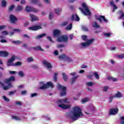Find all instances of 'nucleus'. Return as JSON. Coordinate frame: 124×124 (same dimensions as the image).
Listing matches in <instances>:
<instances>
[{
    "label": "nucleus",
    "instance_id": "obj_46",
    "mask_svg": "<svg viewBox=\"0 0 124 124\" xmlns=\"http://www.w3.org/2000/svg\"><path fill=\"white\" fill-rule=\"evenodd\" d=\"M3 99H4V100H5V101H7V102H8L9 101H10L9 98H7V97H6V96H5V95L3 96Z\"/></svg>",
    "mask_w": 124,
    "mask_h": 124
},
{
    "label": "nucleus",
    "instance_id": "obj_28",
    "mask_svg": "<svg viewBox=\"0 0 124 124\" xmlns=\"http://www.w3.org/2000/svg\"><path fill=\"white\" fill-rule=\"evenodd\" d=\"M33 49L35 50H39V51H43V49L40 46H37L36 47H33Z\"/></svg>",
    "mask_w": 124,
    "mask_h": 124
},
{
    "label": "nucleus",
    "instance_id": "obj_38",
    "mask_svg": "<svg viewBox=\"0 0 124 124\" xmlns=\"http://www.w3.org/2000/svg\"><path fill=\"white\" fill-rule=\"evenodd\" d=\"M9 73L10 75H15V74H17V72L16 71H9Z\"/></svg>",
    "mask_w": 124,
    "mask_h": 124
},
{
    "label": "nucleus",
    "instance_id": "obj_55",
    "mask_svg": "<svg viewBox=\"0 0 124 124\" xmlns=\"http://www.w3.org/2000/svg\"><path fill=\"white\" fill-rule=\"evenodd\" d=\"M108 87H104L103 88L104 92H107V91H108Z\"/></svg>",
    "mask_w": 124,
    "mask_h": 124
},
{
    "label": "nucleus",
    "instance_id": "obj_36",
    "mask_svg": "<svg viewBox=\"0 0 124 124\" xmlns=\"http://www.w3.org/2000/svg\"><path fill=\"white\" fill-rule=\"evenodd\" d=\"M31 2L33 4H37L39 1L38 0H31Z\"/></svg>",
    "mask_w": 124,
    "mask_h": 124
},
{
    "label": "nucleus",
    "instance_id": "obj_12",
    "mask_svg": "<svg viewBox=\"0 0 124 124\" xmlns=\"http://www.w3.org/2000/svg\"><path fill=\"white\" fill-rule=\"evenodd\" d=\"M26 11L28 13H29L30 12H34L35 13H38L39 12L38 10L33 9V8H31L29 6H26Z\"/></svg>",
    "mask_w": 124,
    "mask_h": 124
},
{
    "label": "nucleus",
    "instance_id": "obj_62",
    "mask_svg": "<svg viewBox=\"0 0 124 124\" xmlns=\"http://www.w3.org/2000/svg\"><path fill=\"white\" fill-rule=\"evenodd\" d=\"M68 22H67V21H64V22H62V26H65L66 25H67Z\"/></svg>",
    "mask_w": 124,
    "mask_h": 124
},
{
    "label": "nucleus",
    "instance_id": "obj_19",
    "mask_svg": "<svg viewBox=\"0 0 124 124\" xmlns=\"http://www.w3.org/2000/svg\"><path fill=\"white\" fill-rule=\"evenodd\" d=\"M110 5L113 8V11H112L113 13H114L115 10H117L118 7H117V6H116V5H115V4L113 3V2H110Z\"/></svg>",
    "mask_w": 124,
    "mask_h": 124
},
{
    "label": "nucleus",
    "instance_id": "obj_1",
    "mask_svg": "<svg viewBox=\"0 0 124 124\" xmlns=\"http://www.w3.org/2000/svg\"><path fill=\"white\" fill-rule=\"evenodd\" d=\"M83 116L82 109L80 107L76 106L73 108L71 118L73 120H77L79 117Z\"/></svg>",
    "mask_w": 124,
    "mask_h": 124
},
{
    "label": "nucleus",
    "instance_id": "obj_53",
    "mask_svg": "<svg viewBox=\"0 0 124 124\" xmlns=\"http://www.w3.org/2000/svg\"><path fill=\"white\" fill-rule=\"evenodd\" d=\"M26 2L25 1V0H21V4H22V5H25V4H26Z\"/></svg>",
    "mask_w": 124,
    "mask_h": 124
},
{
    "label": "nucleus",
    "instance_id": "obj_23",
    "mask_svg": "<svg viewBox=\"0 0 124 124\" xmlns=\"http://www.w3.org/2000/svg\"><path fill=\"white\" fill-rule=\"evenodd\" d=\"M92 26L93 27V28H99L100 25L97 23V22H95V21H94V22H93Z\"/></svg>",
    "mask_w": 124,
    "mask_h": 124
},
{
    "label": "nucleus",
    "instance_id": "obj_25",
    "mask_svg": "<svg viewBox=\"0 0 124 124\" xmlns=\"http://www.w3.org/2000/svg\"><path fill=\"white\" fill-rule=\"evenodd\" d=\"M93 75H94V76L96 78V79H97L98 80H99V79H100V76L98 75V73L97 72H94L93 74Z\"/></svg>",
    "mask_w": 124,
    "mask_h": 124
},
{
    "label": "nucleus",
    "instance_id": "obj_47",
    "mask_svg": "<svg viewBox=\"0 0 124 124\" xmlns=\"http://www.w3.org/2000/svg\"><path fill=\"white\" fill-rule=\"evenodd\" d=\"M23 8L21 6H18L17 8V11H22L23 10Z\"/></svg>",
    "mask_w": 124,
    "mask_h": 124
},
{
    "label": "nucleus",
    "instance_id": "obj_11",
    "mask_svg": "<svg viewBox=\"0 0 124 124\" xmlns=\"http://www.w3.org/2000/svg\"><path fill=\"white\" fill-rule=\"evenodd\" d=\"M93 39H90L87 42H82L81 45L83 47H87L89 45H91L93 43Z\"/></svg>",
    "mask_w": 124,
    "mask_h": 124
},
{
    "label": "nucleus",
    "instance_id": "obj_13",
    "mask_svg": "<svg viewBox=\"0 0 124 124\" xmlns=\"http://www.w3.org/2000/svg\"><path fill=\"white\" fill-rule=\"evenodd\" d=\"M119 111V108L117 107L112 108L109 110V114H116Z\"/></svg>",
    "mask_w": 124,
    "mask_h": 124
},
{
    "label": "nucleus",
    "instance_id": "obj_29",
    "mask_svg": "<svg viewBox=\"0 0 124 124\" xmlns=\"http://www.w3.org/2000/svg\"><path fill=\"white\" fill-rule=\"evenodd\" d=\"M122 95L121 92H117L115 95V96L117 97L118 98H120V97H122Z\"/></svg>",
    "mask_w": 124,
    "mask_h": 124
},
{
    "label": "nucleus",
    "instance_id": "obj_15",
    "mask_svg": "<svg viewBox=\"0 0 124 124\" xmlns=\"http://www.w3.org/2000/svg\"><path fill=\"white\" fill-rule=\"evenodd\" d=\"M10 19L11 23H15V22L17 20L16 17L15 16H13V15H11L10 16Z\"/></svg>",
    "mask_w": 124,
    "mask_h": 124
},
{
    "label": "nucleus",
    "instance_id": "obj_45",
    "mask_svg": "<svg viewBox=\"0 0 124 124\" xmlns=\"http://www.w3.org/2000/svg\"><path fill=\"white\" fill-rule=\"evenodd\" d=\"M72 27V24H69L67 27H66V30H71Z\"/></svg>",
    "mask_w": 124,
    "mask_h": 124
},
{
    "label": "nucleus",
    "instance_id": "obj_10",
    "mask_svg": "<svg viewBox=\"0 0 124 124\" xmlns=\"http://www.w3.org/2000/svg\"><path fill=\"white\" fill-rule=\"evenodd\" d=\"M42 64L46 67H47V68L48 69H49V70H50V69L52 68V65L51 63H50V62H46V61H44L42 62Z\"/></svg>",
    "mask_w": 124,
    "mask_h": 124
},
{
    "label": "nucleus",
    "instance_id": "obj_59",
    "mask_svg": "<svg viewBox=\"0 0 124 124\" xmlns=\"http://www.w3.org/2000/svg\"><path fill=\"white\" fill-rule=\"evenodd\" d=\"M14 31H21V30H20V29H14Z\"/></svg>",
    "mask_w": 124,
    "mask_h": 124
},
{
    "label": "nucleus",
    "instance_id": "obj_30",
    "mask_svg": "<svg viewBox=\"0 0 124 124\" xmlns=\"http://www.w3.org/2000/svg\"><path fill=\"white\" fill-rule=\"evenodd\" d=\"M62 77H63L64 80L65 81H67V80L68 79V77H67V75H66V74L65 73H62Z\"/></svg>",
    "mask_w": 124,
    "mask_h": 124
},
{
    "label": "nucleus",
    "instance_id": "obj_42",
    "mask_svg": "<svg viewBox=\"0 0 124 124\" xmlns=\"http://www.w3.org/2000/svg\"><path fill=\"white\" fill-rule=\"evenodd\" d=\"M93 82H88V83H87V85L89 86V87H92V86H93Z\"/></svg>",
    "mask_w": 124,
    "mask_h": 124
},
{
    "label": "nucleus",
    "instance_id": "obj_3",
    "mask_svg": "<svg viewBox=\"0 0 124 124\" xmlns=\"http://www.w3.org/2000/svg\"><path fill=\"white\" fill-rule=\"evenodd\" d=\"M61 31L59 30H54L53 31V36L54 37H58L57 41L62 42V41H67L68 40V36L67 35H60Z\"/></svg>",
    "mask_w": 124,
    "mask_h": 124
},
{
    "label": "nucleus",
    "instance_id": "obj_54",
    "mask_svg": "<svg viewBox=\"0 0 124 124\" xmlns=\"http://www.w3.org/2000/svg\"><path fill=\"white\" fill-rule=\"evenodd\" d=\"M15 6L14 5H12L9 8L10 11H12V10H13Z\"/></svg>",
    "mask_w": 124,
    "mask_h": 124
},
{
    "label": "nucleus",
    "instance_id": "obj_63",
    "mask_svg": "<svg viewBox=\"0 0 124 124\" xmlns=\"http://www.w3.org/2000/svg\"><path fill=\"white\" fill-rule=\"evenodd\" d=\"M49 18V19H52L53 18V15H52V14H50Z\"/></svg>",
    "mask_w": 124,
    "mask_h": 124
},
{
    "label": "nucleus",
    "instance_id": "obj_58",
    "mask_svg": "<svg viewBox=\"0 0 124 124\" xmlns=\"http://www.w3.org/2000/svg\"><path fill=\"white\" fill-rule=\"evenodd\" d=\"M16 105H22V102L20 101H16Z\"/></svg>",
    "mask_w": 124,
    "mask_h": 124
},
{
    "label": "nucleus",
    "instance_id": "obj_64",
    "mask_svg": "<svg viewBox=\"0 0 124 124\" xmlns=\"http://www.w3.org/2000/svg\"><path fill=\"white\" fill-rule=\"evenodd\" d=\"M19 89H23L24 86L23 85H20V86H18Z\"/></svg>",
    "mask_w": 124,
    "mask_h": 124
},
{
    "label": "nucleus",
    "instance_id": "obj_48",
    "mask_svg": "<svg viewBox=\"0 0 124 124\" xmlns=\"http://www.w3.org/2000/svg\"><path fill=\"white\" fill-rule=\"evenodd\" d=\"M34 61V59L32 57L28 58V62H33Z\"/></svg>",
    "mask_w": 124,
    "mask_h": 124
},
{
    "label": "nucleus",
    "instance_id": "obj_8",
    "mask_svg": "<svg viewBox=\"0 0 124 124\" xmlns=\"http://www.w3.org/2000/svg\"><path fill=\"white\" fill-rule=\"evenodd\" d=\"M16 59V56H12L11 59H9L8 60V62H7V65L8 66H15V63L13 62L14 61H15Z\"/></svg>",
    "mask_w": 124,
    "mask_h": 124
},
{
    "label": "nucleus",
    "instance_id": "obj_27",
    "mask_svg": "<svg viewBox=\"0 0 124 124\" xmlns=\"http://www.w3.org/2000/svg\"><path fill=\"white\" fill-rule=\"evenodd\" d=\"M12 43H14V44H19L21 43V41L20 40H12Z\"/></svg>",
    "mask_w": 124,
    "mask_h": 124
},
{
    "label": "nucleus",
    "instance_id": "obj_34",
    "mask_svg": "<svg viewBox=\"0 0 124 124\" xmlns=\"http://www.w3.org/2000/svg\"><path fill=\"white\" fill-rule=\"evenodd\" d=\"M119 14L121 15L120 18V19L124 18V13H122V12L121 11H120L119 12Z\"/></svg>",
    "mask_w": 124,
    "mask_h": 124
},
{
    "label": "nucleus",
    "instance_id": "obj_43",
    "mask_svg": "<svg viewBox=\"0 0 124 124\" xmlns=\"http://www.w3.org/2000/svg\"><path fill=\"white\" fill-rule=\"evenodd\" d=\"M58 73L54 74V79H53L54 81H57V76H58Z\"/></svg>",
    "mask_w": 124,
    "mask_h": 124
},
{
    "label": "nucleus",
    "instance_id": "obj_2",
    "mask_svg": "<svg viewBox=\"0 0 124 124\" xmlns=\"http://www.w3.org/2000/svg\"><path fill=\"white\" fill-rule=\"evenodd\" d=\"M69 103H70V101L67 98H65L63 100H59L58 101V106L64 109L71 108V105Z\"/></svg>",
    "mask_w": 124,
    "mask_h": 124
},
{
    "label": "nucleus",
    "instance_id": "obj_14",
    "mask_svg": "<svg viewBox=\"0 0 124 124\" xmlns=\"http://www.w3.org/2000/svg\"><path fill=\"white\" fill-rule=\"evenodd\" d=\"M42 26L41 25H39V26H34L33 27H29V29L31 31H37V30H39L41 29Z\"/></svg>",
    "mask_w": 124,
    "mask_h": 124
},
{
    "label": "nucleus",
    "instance_id": "obj_57",
    "mask_svg": "<svg viewBox=\"0 0 124 124\" xmlns=\"http://www.w3.org/2000/svg\"><path fill=\"white\" fill-rule=\"evenodd\" d=\"M118 58H119L120 59H124V54L120 55L119 56H118Z\"/></svg>",
    "mask_w": 124,
    "mask_h": 124
},
{
    "label": "nucleus",
    "instance_id": "obj_56",
    "mask_svg": "<svg viewBox=\"0 0 124 124\" xmlns=\"http://www.w3.org/2000/svg\"><path fill=\"white\" fill-rule=\"evenodd\" d=\"M22 94H26L27 93V91L26 90H24L23 91H21Z\"/></svg>",
    "mask_w": 124,
    "mask_h": 124
},
{
    "label": "nucleus",
    "instance_id": "obj_44",
    "mask_svg": "<svg viewBox=\"0 0 124 124\" xmlns=\"http://www.w3.org/2000/svg\"><path fill=\"white\" fill-rule=\"evenodd\" d=\"M45 35V33H42L41 34H39L37 36V38H41Z\"/></svg>",
    "mask_w": 124,
    "mask_h": 124
},
{
    "label": "nucleus",
    "instance_id": "obj_51",
    "mask_svg": "<svg viewBox=\"0 0 124 124\" xmlns=\"http://www.w3.org/2000/svg\"><path fill=\"white\" fill-rule=\"evenodd\" d=\"M37 93H32V94H31V97H35V96H37Z\"/></svg>",
    "mask_w": 124,
    "mask_h": 124
},
{
    "label": "nucleus",
    "instance_id": "obj_21",
    "mask_svg": "<svg viewBox=\"0 0 124 124\" xmlns=\"http://www.w3.org/2000/svg\"><path fill=\"white\" fill-rule=\"evenodd\" d=\"M108 80H111L112 81H113L114 82H116L118 80V79H117L116 78H114L112 76H108Z\"/></svg>",
    "mask_w": 124,
    "mask_h": 124
},
{
    "label": "nucleus",
    "instance_id": "obj_31",
    "mask_svg": "<svg viewBox=\"0 0 124 124\" xmlns=\"http://www.w3.org/2000/svg\"><path fill=\"white\" fill-rule=\"evenodd\" d=\"M21 64L22 62H17L14 63V66H19Z\"/></svg>",
    "mask_w": 124,
    "mask_h": 124
},
{
    "label": "nucleus",
    "instance_id": "obj_20",
    "mask_svg": "<svg viewBox=\"0 0 124 124\" xmlns=\"http://www.w3.org/2000/svg\"><path fill=\"white\" fill-rule=\"evenodd\" d=\"M72 20H75L76 21H79V17L77 16V15H73L72 16Z\"/></svg>",
    "mask_w": 124,
    "mask_h": 124
},
{
    "label": "nucleus",
    "instance_id": "obj_9",
    "mask_svg": "<svg viewBox=\"0 0 124 124\" xmlns=\"http://www.w3.org/2000/svg\"><path fill=\"white\" fill-rule=\"evenodd\" d=\"M95 18L96 20H98L100 23H102L103 21H104L105 23H107V22H108V20L105 18V16H95Z\"/></svg>",
    "mask_w": 124,
    "mask_h": 124
},
{
    "label": "nucleus",
    "instance_id": "obj_52",
    "mask_svg": "<svg viewBox=\"0 0 124 124\" xmlns=\"http://www.w3.org/2000/svg\"><path fill=\"white\" fill-rule=\"evenodd\" d=\"M82 28L83 30H84V31H88V29L86 26H82Z\"/></svg>",
    "mask_w": 124,
    "mask_h": 124
},
{
    "label": "nucleus",
    "instance_id": "obj_39",
    "mask_svg": "<svg viewBox=\"0 0 124 124\" xmlns=\"http://www.w3.org/2000/svg\"><path fill=\"white\" fill-rule=\"evenodd\" d=\"M6 28V26L5 25H1V26H0V31H1V30H4Z\"/></svg>",
    "mask_w": 124,
    "mask_h": 124
},
{
    "label": "nucleus",
    "instance_id": "obj_41",
    "mask_svg": "<svg viewBox=\"0 0 124 124\" xmlns=\"http://www.w3.org/2000/svg\"><path fill=\"white\" fill-rule=\"evenodd\" d=\"M65 45L64 44H58L57 45V48H62V47H64Z\"/></svg>",
    "mask_w": 124,
    "mask_h": 124
},
{
    "label": "nucleus",
    "instance_id": "obj_37",
    "mask_svg": "<svg viewBox=\"0 0 124 124\" xmlns=\"http://www.w3.org/2000/svg\"><path fill=\"white\" fill-rule=\"evenodd\" d=\"M79 77V76H75L74 78L72 79V83H73L74 82H75L76 80Z\"/></svg>",
    "mask_w": 124,
    "mask_h": 124
},
{
    "label": "nucleus",
    "instance_id": "obj_16",
    "mask_svg": "<svg viewBox=\"0 0 124 124\" xmlns=\"http://www.w3.org/2000/svg\"><path fill=\"white\" fill-rule=\"evenodd\" d=\"M9 53L7 51H1L0 52V56L2 57H7Z\"/></svg>",
    "mask_w": 124,
    "mask_h": 124
},
{
    "label": "nucleus",
    "instance_id": "obj_7",
    "mask_svg": "<svg viewBox=\"0 0 124 124\" xmlns=\"http://www.w3.org/2000/svg\"><path fill=\"white\" fill-rule=\"evenodd\" d=\"M58 88L61 91V96L66 94V87L61 86V85H58Z\"/></svg>",
    "mask_w": 124,
    "mask_h": 124
},
{
    "label": "nucleus",
    "instance_id": "obj_60",
    "mask_svg": "<svg viewBox=\"0 0 124 124\" xmlns=\"http://www.w3.org/2000/svg\"><path fill=\"white\" fill-rule=\"evenodd\" d=\"M47 38L50 41H51V42H53V41L50 36H47Z\"/></svg>",
    "mask_w": 124,
    "mask_h": 124
},
{
    "label": "nucleus",
    "instance_id": "obj_5",
    "mask_svg": "<svg viewBox=\"0 0 124 124\" xmlns=\"http://www.w3.org/2000/svg\"><path fill=\"white\" fill-rule=\"evenodd\" d=\"M82 6L83 7V10L81 8H79V10L84 14L85 16H91V12L89 9L87 4L86 3H82Z\"/></svg>",
    "mask_w": 124,
    "mask_h": 124
},
{
    "label": "nucleus",
    "instance_id": "obj_35",
    "mask_svg": "<svg viewBox=\"0 0 124 124\" xmlns=\"http://www.w3.org/2000/svg\"><path fill=\"white\" fill-rule=\"evenodd\" d=\"M89 98H84V99H82L81 102L82 103H85L86 102L89 101Z\"/></svg>",
    "mask_w": 124,
    "mask_h": 124
},
{
    "label": "nucleus",
    "instance_id": "obj_22",
    "mask_svg": "<svg viewBox=\"0 0 124 124\" xmlns=\"http://www.w3.org/2000/svg\"><path fill=\"white\" fill-rule=\"evenodd\" d=\"M60 60H66L67 59H68V57H67V56H66V55L63 54V55H61L60 57H59Z\"/></svg>",
    "mask_w": 124,
    "mask_h": 124
},
{
    "label": "nucleus",
    "instance_id": "obj_40",
    "mask_svg": "<svg viewBox=\"0 0 124 124\" xmlns=\"http://www.w3.org/2000/svg\"><path fill=\"white\" fill-rule=\"evenodd\" d=\"M2 7H5L6 6V1L3 0L1 3Z\"/></svg>",
    "mask_w": 124,
    "mask_h": 124
},
{
    "label": "nucleus",
    "instance_id": "obj_26",
    "mask_svg": "<svg viewBox=\"0 0 124 124\" xmlns=\"http://www.w3.org/2000/svg\"><path fill=\"white\" fill-rule=\"evenodd\" d=\"M18 74L19 75V76H20V77H24V76H25V73L24 72H23V71H19L18 73Z\"/></svg>",
    "mask_w": 124,
    "mask_h": 124
},
{
    "label": "nucleus",
    "instance_id": "obj_24",
    "mask_svg": "<svg viewBox=\"0 0 124 124\" xmlns=\"http://www.w3.org/2000/svg\"><path fill=\"white\" fill-rule=\"evenodd\" d=\"M62 12V9L58 8L55 10V13L57 15H59Z\"/></svg>",
    "mask_w": 124,
    "mask_h": 124
},
{
    "label": "nucleus",
    "instance_id": "obj_4",
    "mask_svg": "<svg viewBox=\"0 0 124 124\" xmlns=\"http://www.w3.org/2000/svg\"><path fill=\"white\" fill-rule=\"evenodd\" d=\"M15 77L12 76L9 78V79H6L4 82V85L3 88L4 90H9L10 88H12L13 86L11 84V82L15 81Z\"/></svg>",
    "mask_w": 124,
    "mask_h": 124
},
{
    "label": "nucleus",
    "instance_id": "obj_49",
    "mask_svg": "<svg viewBox=\"0 0 124 124\" xmlns=\"http://www.w3.org/2000/svg\"><path fill=\"white\" fill-rule=\"evenodd\" d=\"M104 34L106 36H110L111 33L110 32H105Z\"/></svg>",
    "mask_w": 124,
    "mask_h": 124
},
{
    "label": "nucleus",
    "instance_id": "obj_6",
    "mask_svg": "<svg viewBox=\"0 0 124 124\" xmlns=\"http://www.w3.org/2000/svg\"><path fill=\"white\" fill-rule=\"evenodd\" d=\"M53 88L54 85L52 82H48L46 84H44L43 82H40V87L39 89L41 90H45L47 88Z\"/></svg>",
    "mask_w": 124,
    "mask_h": 124
},
{
    "label": "nucleus",
    "instance_id": "obj_17",
    "mask_svg": "<svg viewBox=\"0 0 124 124\" xmlns=\"http://www.w3.org/2000/svg\"><path fill=\"white\" fill-rule=\"evenodd\" d=\"M30 17L32 22H33V21H38V20H39L38 17L35 16H34L33 15H30Z\"/></svg>",
    "mask_w": 124,
    "mask_h": 124
},
{
    "label": "nucleus",
    "instance_id": "obj_50",
    "mask_svg": "<svg viewBox=\"0 0 124 124\" xmlns=\"http://www.w3.org/2000/svg\"><path fill=\"white\" fill-rule=\"evenodd\" d=\"M82 38L83 39V40H87V36H86V35H82Z\"/></svg>",
    "mask_w": 124,
    "mask_h": 124
},
{
    "label": "nucleus",
    "instance_id": "obj_33",
    "mask_svg": "<svg viewBox=\"0 0 124 124\" xmlns=\"http://www.w3.org/2000/svg\"><path fill=\"white\" fill-rule=\"evenodd\" d=\"M120 123L121 124H124V116H121Z\"/></svg>",
    "mask_w": 124,
    "mask_h": 124
},
{
    "label": "nucleus",
    "instance_id": "obj_18",
    "mask_svg": "<svg viewBox=\"0 0 124 124\" xmlns=\"http://www.w3.org/2000/svg\"><path fill=\"white\" fill-rule=\"evenodd\" d=\"M7 34H8L7 31H3L1 33V34H0V37H1V38H3L5 35H7Z\"/></svg>",
    "mask_w": 124,
    "mask_h": 124
},
{
    "label": "nucleus",
    "instance_id": "obj_61",
    "mask_svg": "<svg viewBox=\"0 0 124 124\" xmlns=\"http://www.w3.org/2000/svg\"><path fill=\"white\" fill-rule=\"evenodd\" d=\"M70 75H71L72 76H75L76 75H77V73L76 72H73V73H71Z\"/></svg>",
    "mask_w": 124,
    "mask_h": 124
},
{
    "label": "nucleus",
    "instance_id": "obj_32",
    "mask_svg": "<svg viewBox=\"0 0 124 124\" xmlns=\"http://www.w3.org/2000/svg\"><path fill=\"white\" fill-rule=\"evenodd\" d=\"M12 119H14V120H17V121L21 120V118L15 116H12Z\"/></svg>",
    "mask_w": 124,
    "mask_h": 124
}]
</instances>
